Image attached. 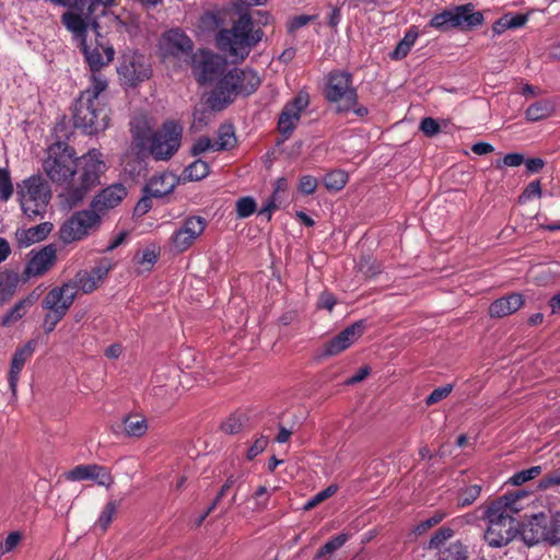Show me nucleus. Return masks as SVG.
Wrapping results in <instances>:
<instances>
[{
  "instance_id": "f257e3e1",
  "label": "nucleus",
  "mask_w": 560,
  "mask_h": 560,
  "mask_svg": "<svg viewBox=\"0 0 560 560\" xmlns=\"http://www.w3.org/2000/svg\"><path fill=\"white\" fill-rule=\"evenodd\" d=\"M73 148L57 142L48 148V156L43 163L47 176L55 183H69L58 195L62 210H71L82 205L88 192L101 183V175L106 171L103 154L91 149L75 158Z\"/></svg>"
},
{
  "instance_id": "f03ea898",
  "label": "nucleus",
  "mask_w": 560,
  "mask_h": 560,
  "mask_svg": "<svg viewBox=\"0 0 560 560\" xmlns=\"http://www.w3.org/2000/svg\"><path fill=\"white\" fill-rule=\"evenodd\" d=\"M527 495L526 491L516 490L505 493L483 508L482 516L487 522L483 539L489 547H505L518 536L520 522L513 515L523 509L522 501Z\"/></svg>"
},
{
  "instance_id": "7ed1b4c3",
  "label": "nucleus",
  "mask_w": 560,
  "mask_h": 560,
  "mask_svg": "<svg viewBox=\"0 0 560 560\" xmlns=\"http://www.w3.org/2000/svg\"><path fill=\"white\" fill-rule=\"evenodd\" d=\"M94 81L95 84L80 93L72 107L73 126L89 136L104 131L110 121V108L102 96L108 88V80L95 78Z\"/></svg>"
},
{
  "instance_id": "20e7f679",
  "label": "nucleus",
  "mask_w": 560,
  "mask_h": 560,
  "mask_svg": "<svg viewBox=\"0 0 560 560\" xmlns=\"http://www.w3.org/2000/svg\"><path fill=\"white\" fill-rule=\"evenodd\" d=\"M253 18L248 12L240 14L231 30H222L218 34V43L222 49H229L230 54L244 59L249 50L255 47L264 36L260 28L254 30Z\"/></svg>"
},
{
  "instance_id": "39448f33",
  "label": "nucleus",
  "mask_w": 560,
  "mask_h": 560,
  "mask_svg": "<svg viewBox=\"0 0 560 560\" xmlns=\"http://www.w3.org/2000/svg\"><path fill=\"white\" fill-rule=\"evenodd\" d=\"M323 94L328 103L336 104L338 114L349 113L359 100L352 73L343 70H332L328 73Z\"/></svg>"
},
{
  "instance_id": "423d86ee",
  "label": "nucleus",
  "mask_w": 560,
  "mask_h": 560,
  "mask_svg": "<svg viewBox=\"0 0 560 560\" xmlns=\"http://www.w3.org/2000/svg\"><path fill=\"white\" fill-rule=\"evenodd\" d=\"M117 73L121 85L136 88L152 77V66L145 55L127 48L119 57Z\"/></svg>"
},
{
  "instance_id": "0eeeda50",
  "label": "nucleus",
  "mask_w": 560,
  "mask_h": 560,
  "mask_svg": "<svg viewBox=\"0 0 560 560\" xmlns=\"http://www.w3.org/2000/svg\"><path fill=\"white\" fill-rule=\"evenodd\" d=\"M92 26L95 28V45H89L88 40L78 45L80 51L84 57V61L86 62L91 75H90V84H95L94 79L101 78L103 80H107V78L101 72L104 67H107L115 58V49L113 45L108 43V40L100 34L97 22H93Z\"/></svg>"
},
{
  "instance_id": "6e6552de",
  "label": "nucleus",
  "mask_w": 560,
  "mask_h": 560,
  "mask_svg": "<svg viewBox=\"0 0 560 560\" xmlns=\"http://www.w3.org/2000/svg\"><path fill=\"white\" fill-rule=\"evenodd\" d=\"M483 23V14L480 11L474 12V4L466 3L455 7L453 10H444L435 14L429 22L431 27L441 32L452 28L471 30Z\"/></svg>"
},
{
  "instance_id": "1a4fd4ad",
  "label": "nucleus",
  "mask_w": 560,
  "mask_h": 560,
  "mask_svg": "<svg viewBox=\"0 0 560 560\" xmlns=\"http://www.w3.org/2000/svg\"><path fill=\"white\" fill-rule=\"evenodd\" d=\"M194 47L192 39L179 27L165 31L159 39V54L164 61L188 63L195 55Z\"/></svg>"
},
{
  "instance_id": "9d476101",
  "label": "nucleus",
  "mask_w": 560,
  "mask_h": 560,
  "mask_svg": "<svg viewBox=\"0 0 560 560\" xmlns=\"http://www.w3.org/2000/svg\"><path fill=\"white\" fill-rule=\"evenodd\" d=\"M16 198L21 210L46 207L51 199L49 183L42 175H32L16 184Z\"/></svg>"
},
{
  "instance_id": "9b49d317",
  "label": "nucleus",
  "mask_w": 560,
  "mask_h": 560,
  "mask_svg": "<svg viewBox=\"0 0 560 560\" xmlns=\"http://www.w3.org/2000/svg\"><path fill=\"white\" fill-rule=\"evenodd\" d=\"M192 74L200 85H208L220 78L226 68V60L205 48L198 49L189 62Z\"/></svg>"
},
{
  "instance_id": "f8f14e48",
  "label": "nucleus",
  "mask_w": 560,
  "mask_h": 560,
  "mask_svg": "<svg viewBox=\"0 0 560 560\" xmlns=\"http://www.w3.org/2000/svg\"><path fill=\"white\" fill-rule=\"evenodd\" d=\"M182 127L170 121L164 124L161 131H155L151 137L150 153L155 160H170L180 145Z\"/></svg>"
},
{
  "instance_id": "ddd939ff",
  "label": "nucleus",
  "mask_w": 560,
  "mask_h": 560,
  "mask_svg": "<svg viewBox=\"0 0 560 560\" xmlns=\"http://www.w3.org/2000/svg\"><path fill=\"white\" fill-rule=\"evenodd\" d=\"M234 80L233 74L229 70L218 78L213 89L209 93H206V104H208L212 110H223L229 107L237 96H241Z\"/></svg>"
},
{
  "instance_id": "4468645a",
  "label": "nucleus",
  "mask_w": 560,
  "mask_h": 560,
  "mask_svg": "<svg viewBox=\"0 0 560 560\" xmlns=\"http://www.w3.org/2000/svg\"><path fill=\"white\" fill-rule=\"evenodd\" d=\"M100 222L98 212H73V215L62 224L60 238L66 244L80 241Z\"/></svg>"
},
{
  "instance_id": "2eb2a0df",
  "label": "nucleus",
  "mask_w": 560,
  "mask_h": 560,
  "mask_svg": "<svg viewBox=\"0 0 560 560\" xmlns=\"http://www.w3.org/2000/svg\"><path fill=\"white\" fill-rule=\"evenodd\" d=\"M365 324L363 320L355 322L346 327L338 335L323 343L317 357L319 359H325L338 355L362 336Z\"/></svg>"
},
{
  "instance_id": "dca6fc26",
  "label": "nucleus",
  "mask_w": 560,
  "mask_h": 560,
  "mask_svg": "<svg viewBox=\"0 0 560 560\" xmlns=\"http://www.w3.org/2000/svg\"><path fill=\"white\" fill-rule=\"evenodd\" d=\"M23 276L26 279L38 278L48 272L57 261V248L55 244H48L40 249H32L28 254Z\"/></svg>"
},
{
  "instance_id": "f3484780",
  "label": "nucleus",
  "mask_w": 560,
  "mask_h": 560,
  "mask_svg": "<svg viewBox=\"0 0 560 560\" xmlns=\"http://www.w3.org/2000/svg\"><path fill=\"white\" fill-rule=\"evenodd\" d=\"M206 229V220L201 217H189L183 225L176 230L171 242L177 253L187 250Z\"/></svg>"
},
{
  "instance_id": "a211bd4d",
  "label": "nucleus",
  "mask_w": 560,
  "mask_h": 560,
  "mask_svg": "<svg viewBox=\"0 0 560 560\" xmlns=\"http://www.w3.org/2000/svg\"><path fill=\"white\" fill-rule=\"evenodd\" d=\"M75 298L77 292L73 291L72 284L63 283L60 287L52 288L46 293L42 301V308L44 311L67 315Z\"/></svg>"
},
{
  "instance_id": "6ab92c4d",
  "label": "nucleus",
  "mask_w": 560,
  "mask_h": 560,
  "mask_svg": "<svg viewBox=\"0 0 560 560\" xmlns=\"http://www.w3.org/2000/svg\"><path fill=\"white\" fill-rule=\"evenodd\" d=\"M166 176H154L142 187V196L136 203L133 210H151L153 208L152 199H162L171 194L174 184L165 183Z\"/></svg>"
},
{
  "instance_id": "aec40b11",
  "label": "nucleus",
  "mask_w": 560,
  "mask_h": 560,
  "mask_svg": "<svg viewBox=\"0 0 560 560\" xmlns=\"http://www.w3.org/2000/svg\"><path fill=\"white\" fill-rule=\"evenodd\" d=\"M546 524L545 513L535 514L526 523H520L518 536L527 546H534L540 541L547 542Z\"/></svg>"
},
{
  "instance_id": "412c9836",
  "label": "nucleus",
  "mask_w": 560,
  "mask_h": 560,
  "mask_svg": "<svg viewBox=\"0 0 560 560\" xmlns=\"http://www.w3.org/2000/svg\"><path fill=\"white\" fill-rule=\"evenodd\" d=\"M127 197V189L122 184H113L102 189L92 200L89 210H110L119 206Z\"/></svg>"
},
{
  "instance_id": "4be33fe9",
  "label": "nucleus",
  "mask_w": 560,
  "mask_h": 560,
  "mask_svg": "<svg viewBox=\"0 0 560 560\" xmlns=\"http://www.w3.org/2000/svg\"><path fill=\"white\" fill-rule=\"evenodd\" d=\"M234 77V82L241 93V96H249L255 93L261 84V80L257 72L250 68H232L230 69Z\"/></svg>"
},
{
  "instance_id": "5701e85b",
  "label": "nucleus",
  "mask_w": 560,
  "mask_h": 560,
  "mask_svg": "<svg viewBox=\"0 0 560 560\" xmlns=\"http://www.w3.org/2000/svg\"><path fill=\"white\" fill-rule=\"evenodd\" d=\"M524 304V299L520 293H511L494 300L488 310L492 318H502L518 311Z\"/></svg>"
},
{
  "instance_id": "b1692460",
  "label": "nucleus",
  "mask_w": 560,
  "mask_h": 560,
  "mask_svg": "<svg viewBox=\"0 0 560 560\" xmlns=\"http://www.w3.org/2000/svg\"><path fill=\"white\" fill-rule=\"evenodd\" d=\"M84 13L78 11H67L61 15V22L68 31L72 33V37L78 45L85 42L88 38V21Z\"/></svg>"
},
{
  "instance_id": "393cba45",
  "label": "nucleus",
  "mask_w": 560,
  "mask_h": 560,
  "mask_svg": "<svg viewBox=\"0 0 560 560\" xmlns=\"http://www.w3.org/2000/svg\"><path fill=\"white\" fill-rule=\"evenodd\" d=\"M39 296V288H36L25 298L15 303V305L3 316L1 325L8 327L23 318L26 312L38 301Z\"/></svg>"
},
{
  "instance_id": "a878e982",
  "label": "nucleus",
  "mask_w": 560,
  "mask_h": 560,
  "mask_svg": "<svg viewBox=\"0 0 560 560\" xmlns=\"http://www.w3.org/2000/svg\"><path fill=\"white\" fill-rule=\"evenodd\" d=\"M52 223L43 222L30 229L18 230L15 235L19 247L25 248L34 243L45 240L52 231Z\"/></svg>"
},
{
  "instance_id": "bb28decb",
  "label": "nucleus",
  "mask_w": 560,
  "mask_h": 560,
  "mask_svg": "<svg viewBox=\"0 0 560 560\" xmlns=\"http://www.w3.org/2000/svg\"><path fill=\"white\" fill-rule=\"evenodd\" d=\"M124 433L129 438H142L148 431V421L145 417L138 413H130L122 420Z\"/></svg>"
},
{
  "instance_id": "cd10ccee",
  "label": "nucleus",
  "mask_w": 560,
  "mask_h": 560,
  "mask_svg": "<svg viewBox=\"0 0 560 560\" xmlns=\"http://www.w3.org/2000/svg\"><path fill=\"white\" fill-rule=\"evenodd\" d=\"M555 112V104L550 100H539L529 105L525 112L528 121H539L550 117Z\"/></svg>"
},
{
  "instance_id": "c85d7f7f",
  "label": "nucleus",
  "mask_w": 560,
  "mask_h": 560,
  "mask_svg": "<svg viewBox=\"0 0 560 560\" xmlns=\"http://www.w3.org/2000/svg\"><path fill=\"white\" fill-rule=\"evenodd\" d=\"M469 547L462 540H455L440 549L438 560H468Z\"/></svg>"
},
{
  "instance_id": "c756f323",
  "label": "nucleus",
  "mask_w": 560,
  "mask_h": 560,
  "mask_svg": "<svg viewBox=\"0 0 560 560\" xmlns=\"http://www.w3.org/2000/svg\"><path fill=\"white\" fill-rule=\"evenodd\" d=\"M116 0H72V10L84 13L88 19H92L98 7L109 8Z\"/></svg>"
},
{
  "instance_id": "7c9ffc66",
  "label": "nucleus",
  "mask_w": 560,
  "mask_h": 560,
  "mask_svg": "<svg viewBox=\"0 0 560 560\" xmlns=\"http://www.w3.org/2000/svg\"><path fill=\"white\" fill-rule=\"evenodd\" d=\"M69 283L72 284L73 291L77 292L79 289L85 294L92 293L100 287L98 281H96L95 277L88 270H80L75 275L73 281H70Z\"/></svg>"
},
{
  "instance_id": "2f4dec72",
  "label": "nucleus",
  "mask_w": 560,
  "mask_h": 560,
  "mask_svg": "<svg viewBox=\"0 0 560 560\" xmlns=\"http://www.w3.org/2000/svg\"><path fill=\"white\" fill-rule=\"evenodd\" d=\"M160 256V247L154 244L148 245L145 248L138 250L135 254V261L137 265L144 266L145 270H151Z\"/></svg>"
},
{
  "instance_id": "473e14b6",
  "label": "nucleus",
  "mask_w": 560,
  "mask_h": 560,
  "mask_svg": "<svg viewBox=\"0 0 560 560\" xmlns=\"http://www.w3.org/2000/svg\"><path fill=\"white\" fill-rule=\"evenodd\" d=\"M209 164L197 159L184 170L182 176L184 180H201L209 174Z\"/></svg>"
},
{
  "instance_id": "72a5a7b5",
  "label": "nucleus",
  "mask_w": 560,
  "mask_h": 560,
  "mask_svg": "<svg viewBox=\"0 0 560 560\" xmlns=\"http://www.w3.org/2000/svg\"><path fill=\"white\" fill-rule=\"evenodd\" d=\"M547 542L551 546L560 545V510L549 515L545 514Z\"/></svg>"
},
{
  "instance_id": "f704fd0d",
  "label": "nucleus",
  "mask_w": 560,
  "mask_h": 560,
  "mask_svg": "<svg viewBox=\"0 0 560 560\" xmlns=\"http://www.w3.org/2000/svg\"><path fill=\"white\" fill-rule=\"evenodd\" d=\"M203 100L206 101V94L203 95ZM213 112L214 110H212L209 107V105L206 104V102L200 105L195 106V109L192 113L194 122H192L191 127L197 130H201L205 127H207L213 118Z\"/></svg>"
},
{
  "instance_id": "c9c22d12",
  "label": "nucleus",
  "mask_w": 560,
  "mask_h": 560,
  "mask_svg": "<svg viewBox=\"0 0 560 560\" xmlns=\"http://www.w3.org/2000/svg\"><path fill=\"white\" fill-rule=\"evenodd\" d=\"M3 278L1 279L0 299L1 302H5L13 296L19 284V277L13 271L1 272Z\"/></svg>"
},
{
  "instance_id": "e433bc0d",
  "label": "nucleus",
  "mask_w": 560,
  "mask_h": 560,
  "mask_svg": "<svg viewBox=\"0 0 560 560\" xmlns=\"http://www.w3.org/2000/svg\"><path fill=\"white\" fill-rule=\"evenodd\" d=\"M96 470H100V465L97 464L78 465L66 472L65 476L70 481L93 480Z\"/></svg>"
},
{
  "instance_id": "4c0bfd02",
  "label": "nucleus",
  "mask_w": 560,
  "mask_h": 560,
  "mask_svg": "<svg viewBox=\"0 0 560 560\" xmlns=\"http://www.w3.org/2000/svg\"><path fill=\"white\" fill-rule=\"evenodd\" d=\"M219 140L214 143V151H224L235 145L236 139L232 125H222L218 132Z\"/></svg>"
},
{
  "instance_id": "58836bf2",
  "label": "nucleus",
  "mask_w": 560,
  "mask_h": 560,
  "mask_svg": "<svg viewBox=\"0 0 560 560\" xmlns=\"http://www.w3.org/2000/svg\"><path fill=\"white\" fill-rule=\"evenodd\" d=\"M214 205L218 206V210L223 207L226 209L234 207V210H257V203L250 196L241 197L236 201H234L232 198H228L222 203H220V199H217Z\"/></svg>"
},
{
  "instance_id": "ea45409f",
  "label": "nucleus",
  "mask_w": 560,
  "mask_h": 560,
  "mask_svg": "<svg viewBox=\"0 0 560 560\" xmlns=\"http://www.w3.org/2000/svg\"><path fill=\"white\" fill-rule=\"evenodd\" d=\"M454 535L455 532L453 528L448 526L440 527L429 540L427 549L440 551V549H443V547H445V542L450 540Z\"/></svg>"
},
{
  "instance_id": "a19ab883",
  "label": "nucleus",
  "mask_w": 560,
  "mask_h": 560,
  "mask_svg": "<svg viewBox=\"0 0 560 560\" xmlns=\"http://www.w3.org/2000/svg\"><path fill=\"white\" fill-rule=\"evenodd\" d=\"M298 120L299 118L294 116L293 113H291L289 109L282 108L278 119V130L284 137V139H288L289 136L293 132L295 129V121Z\"/></svg>"
},
{
  "instance_id": "79ce46f5",
  "label": "nucleus",
  "mask_w": 560,
  "mask_h": 560,
  "mask_svg": "<svg viewBox=\"0 0 560 560\" xmlns=\"http://www.w3.org/2000/svg\"><path fill=\"white\" fill-rule=\"evenodd\" d=\"M348 182V174L341 170L329 172L324 177V185L329 190L338 191L342 189Z\"/></svg>"
},
{
  "instance_id": "37998d69",
  "label": "nucleus",
  "mask_w": 560,
  "mask_h": 560,
  "mask_svg": "<svg viewBox=\"0 0 560 560\" xmlns=\"http://www.w3.org/2000/svg\"><path fill=\"white\" fill-rule=\"evenodd\" d=\"M349 539L348 534H339L331 539H329L327 542H325L316 552L315 560H318L323 557H325L328 553H332L334 551L341 548Z\"/></svg>"
},
{
  "instance_id": "c03bdc74",
  "label": "nucleus",
  "mask_w": 560,
  "mask_h": 560,
  "mask_svg": "<svg viewBox=\"0 0 560 560\" xmlns=\"http://www.w3.org/2000/svg\"><path fill=\"white\" fill-rule=\"evenodd\" d=\"M358 270L366 278H374L381 272V266L375 258L363 256L358 262Z\"/></svg>"
},
{
  "instance_id": "a18cd8bd",
  "label": "nucleus",
  "mask_w": 560,
  "mask_h": 560,
  "mask_svg": "<svg viewBox=\"0 0 560 560\" xmlns=\"http://www.w3.org/2000/svg\"><path fill=\"white\" fill-rule=\"evenodd\" d=\"M14 192L11 174L8 167H0V200L8 201Z\"/></svg>"
},
{
  "instance_id": "49530a36",
  "label": "nucleus",
  "mask_w": 560,
  "mask_h": 560,
  "mask_svg": "<svg viewBox=\"0 0 560 560\" xmlns=\"http://www.w3.org/2000/svg\"><path fill=\"white\" fill-rule=\"evenodd\" d=\"M446 517V513L442 511H436L429 518L421 521L413 528V534L417 536H421L425 534L428 530L439 525Z\"/></svg>"
},
{
  "instance_id": "de8ad7c7",
  "label": "nucleus",
  "mask_w": 560,
  "mask_h": 560,
  "mask_svg": "<svg viewBox=\"0 0 560 560\" xmlns=\"http://www.w3.org/2000/svg\"><path fill=\"white\" fill-rule=\"evenodd\" d=\"M244 424V416L242 413H233L222 422L221 430L228 434H236L242 431Z\"/></svg>"
},
{
  "instance_id": "09e8293b",
  "label": "nucleus",
  "mask_w": 560,
  "mask_h": 560,
  "mask_svg": "<svg viewBox=\"0 0 560 560\" xmlns=\"http://www.w3.org/2000/svg\"><path fill=\"white\" fill-rule=\"evenodd\" d=\"M118 503L116 501H109L104 506L103 511L101 512L98 520L96 522V525L105 532L110 523L113 522V518L117 512Z\"/></svg>"
},
{
  "instance_id": "8fccbe9b",
  "label": "nucleus",
  "mask_w": 560,
  "mask_h": 560,
  "mask_svg": "<svg viewBox=\"0 0 560 560\" xmlns=\"http://www.w3.org/2000/svg\"><path fill=\"white\" fill-rule=\"evenodd\" d=\"M481 487L478 485H471L463 489L457 498V505L459 508H465L472 504L477 498L480 495Z\"/></svg>"
},
{
  "instance_id": "3c124183",
  "label": "nucleus",
  "mask_w": 560,
  "mask_h": 560,
  "mask_svg": "<svg viewBox=\"0 0 560 560\" xmlns=\"http://www.w3.org/2000/svg\"><path fill=\"white\" fill-rule=\"evenodd\" d=\"M114 267L115 264L112 261V259L103 257L90 271L95 277V280L101 284Z\"/></svg>"
},
{
  "instance_id": "603ef678",
  "label": "nucleus",
  "mask_w": 560,
  "mask_h": 560,
  "mask_svg": "<svg viewBox=\"0 0 560 560\" xmlns=\"http://www.w3.org/2000/svg\"><path fill=\"white\" fill-rule=\"evenodd\" d=\"M541 472L540 466H533L528 469H523L521 471L515 472L511 478L510 482L514 486H521L529 480L535 479Z\"/></svg>"
},
{
  "instance_id": "864d4df0",
  "label": "nucleus",
  "mask_w": 560,
  "mask_h": 560,
  "mask_svg": "<svg viewBox=\"0 0 560 560\" xmlns=\"http://www.w3.org/2000/svg\"><path fill=\"white\" fill-rule=\"evenodd\" d=\"M310 97L307 93H299L291 102L284 105L283 108L289 109L299 119L301 117V113L308 106Z\"/></svg>"
},
{
  "instance_id": "5fc2aeb1",
  "label": "nucleus",
  "mask_w": 560,
  "mask_h": 560,
  "mask_svg": "<svg viewBox=\"0 0 560 560\" xmlns=\"http://www.w3.org/2000/svg\"><path fill=\"white\" fill-rule=\"evenodd\" d=\"M337 491H338V486L337 485L328 486L326 489L319 491L313 498L307 500V502L304 504V510L305 511H310V510L314 509L319 503H322L325 500H327L330 497H332Z\"/></svg>"
},
{
  "instance_id": "6e6d98bb",
  "label": "nucleus",
  "mask_w": 560,
  "mask_h": 560,
  "mask_svg": "<svg viewBox=\"0 0 560 560\" xmlns=\"http://www.w3.org/2000/svg\"><path fill=\"white\" fill-rule=\"evenodd\" d=\"M35 351V341L30 340L23 347L18 348L12 357V360L24 366L27 360L31 359Z\"/></svg>"
},
{
  "instance_id": "4d7b16f0",
  "label": "nucleus",
  "mask_w": 560,
  "mask_h": 560,
  "mask_svg": "<svg viewBox=\"0 0 560 560\" xmlns=\"http://www.w3.org/2000/svg\"><path fill=\"white\" fill-rule=\"evenodd\" d=\"M541 195V186L540 180L536 179L530 182L518 196V202L524 203L534 198L540 197Z\"/></svg>"
},
{
  "instance_id": "13d9d810",
  "label": "nucleus",
  "mask_w": 560,
  "mask_h": 560,
  "mask_svg": "<svg viewBox=\"0 0 560 560\" xmlns=\"http://www.w3.org/2000/svg\"><path fill=\"white\" fill-rule=\"evenodd\" d=\"M153 131L149 128H138L136 131H133V139L137 143V145L143 150L147 149L150 151L151 149V137L153 136Z\"/></svg>"
},
{
  "instance_id": "bf43d9fd",
  "label": "nucleus",
  "mask_w": 560,
  "mask_h": 560,
  "mask_svg": "<svg viewBox=\"0 0 560 560\" xmlns=\"http://www.w3.org/2000/svg\"><path fill=\"white\" fill-rule=\"evenodd\" d=\"M66 315H62L60 313H55L51 311H46V314L43 319V330L46 335L52 332L57 325L63 319Z\"/></svg>"
},
{
  "instance_id": "052dcab7",
  "label": "nucleus",
  "mask_w": 560,
  "mask_h": 560,
  "mask_svg": "<svg viewBox=\"0 0 560 560\" xmlns=\"http://www.w3.org/2000/svg\"><path fill=\"white\" fill-rule=\"evenodd\" d=\"M453 390V385L446 384L444 386L433 389V392L425 398V405L432 406L445 399Z\"/></svg>"
},
{
  "instance_id": "680f3d73",
  "label": "nucleus",
  "mask_w": 560,
  "mask_h": 560,
  "mask_svg": "<svg viewBox=\"0 0 560 560\" xmlns=\"http://www.w3.org/2000/svg\"><path fill=\"white\" fill-rule=\"evenodd\" d=\"M22 540V535L20 532H11L3 542H0V558L5 553L13 551L20 541Z\"/></svg>"
},
{
  "instance_id": "e2e57ef3",
  "label": "nucleus",
  "mask_w": 560,
  "mask_h": 560,
  "mask_svg": "<svg viewBox=\"0 0 560 560\" xmlns=\"http://www.w3.org/2000/svg\"><path fill=\"white\" fill-rule=\"evenodd\" d=\"M214 148H215V145L212 142V140L207 136H202V137L198 138L196 140V142L192 144V147L190 149V154L192 156H198L201 153H203L210 149L214 150Z\"/></svg>"
},
{
  "instance_id": "0e129e2a",
  "label": "nucleus",
  "mask_w": 560,
  "mask_h": 560,
  "mask_svg": "<svg viewBox=\"0 0 560 560\" xmlns=\"http://www.w3.org/2000/svg\"><path fill=\"white\" fill-rule=\"evenodd\" d=\"M504 16L506 18V26H509V28H520V27H523L527 21H528V18H529V13H525V14H522V13H512V12H508V13H504Z\"/></svg>"
},
{
  "instance_id": "69168bd1",
  "label": "nucleus",
  "mask_w": 560,
  "mask_h": 560,
  "mask_svg": "<svg viewBox=\"0 0 560 560\" xmlns=\"http://www.w3.org/2000/svg\"><path fill=\"white\" fill-rule=\"evenodd\" d=\"M420 130L427 137H434L441 130L440 124L432 117H424L420 122Z\"/></svg>"
},
{
  "instance_id": "338daca9",
  "label": "nucleus",
  "mask_w": 560,
  "mask_h": 560,
  "mask_svg": "<svg viewBox=\"0 0 560 560\" xmlns=\"http://www.w3.org/2000/svg\"><path fill=\"white\" fill-rule=\"evenodd\" d=\"M316 187H317V180L314 176L303 175L300 178L298 189L300 192H302L304 195H310L315 191Z\"/></svg>"
},
{
  "instance_id": "774afa93",
  "label": "nucleus",
  "mask_w": 560,
  "mask_h": 560,
  "mask_svg": "<svg viewBox=\"0 0 560 560\" xmlns=\"http://www.w3.org/2000/svg\"><path fill=\"white\" fill-rule=\"evenodd\" d=\"M555 486H560V467L547 475L539 480L540 489H548Z\"/></svg>"
}]
</instances>
